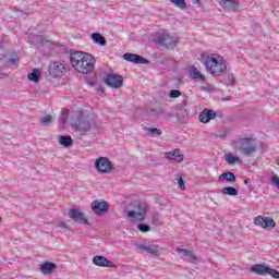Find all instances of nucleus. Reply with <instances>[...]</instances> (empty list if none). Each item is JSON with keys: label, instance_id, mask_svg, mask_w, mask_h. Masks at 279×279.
Here are the masks:
<instances>
[{"label": "nucleus", "instance_id": "nucleus-1", "mask_svg": "<svg viewBox=\"0 0 279 279\" xmlns=\"http://www.w3.org/2000/svg\"><path fill=\"white\" fill-rule=\"evenodd\" d=\"M95 57L88 52L72 50L70 52V63L73 69L83 75L87 73H93L95 70Z\"/></svg>", "mask_w": 279, "mask_h": 279}, {"label": "nucleus", "instance_id": "nucleus-2", "mask_svg": "<svg viewBox=\"0 0 279 279\" xmlns=\"http://www.w3.org/2000/svg\"><path fill=\"white\" fill-rule=\"evenodd\" d=\"M204 66L213 77H219L228 71V65H226V60L219 54H211L204 61Z\"/></svg>", "mask_w": 279, "mask_h": 279}, {"label": "nucleus", "instance_id": "nucleus-3", "mask_svg": "<svg viewBox=\"0 0 279 279\" xmlns=\"http://www.w3.org/2000/svg\"><path fill=\"white\" fill-rule=\"evenodd\" d=\"M232 147L242 156H252L256 151V140L248 136H240L232 141Z\"/></svg>", "mask_w": 279, "mask_h": 279}, {"label": "nucleus", "instance_id": "nucleus-4", "mask_svg": "<svg viewBox=\"0 0 279 279\" xmlns=\"http://www.w3.org/2000/svg\"><path fill=\"white\" fill-rule=\"evenodd\" d=\"M72 128L75 132L84 135L87 132H90V128H93V121L88 117L81 116L75 122L72 123Z\"/></svg>", "mask_w": 279, "mask_h": 279}, {"label": "nucleus", "instance_id": "nucleus-5", "mask_svg": "<svg viewBox=\"0 0 279 279\" xmlns=\"http://www.w3.org/2000/svg\"><path fill=\"white\" fill-rule=\"evenodd\" d=\"M251 271L257 276H271L272 278L279 279L278 270L263 264L253 265Z\"/></svg>", "mask_w": 279, "mask_h": 279}, {"label": "nucleus", "instance_id": "nucleus-6", "mask_svg": "<svg viewBox=\"0 0 279 279\" xmlns=\"http://www.w3.org/2000/svg\"><path fill=\"white\" fill-rule=\"evenodd\" d=\"M130 221H145L147 217V206L145 204H138L135 210L128 211Z\"/></svg>", "mask_w": 279, "mask_h": 279}, {"label": "nucleus", "instance_id": "nucleus-7", "mask_svg": "<svg viewBox=\"0 0 279 279\" xmlns=\"http://www.w3.org/2000/svg\"><path fill=\"white\" fill-rule=\"evenodd\" d=\"M253 223L264 230H274L276 228V220L271 217L256 216L253 219Z\"/></svg>", "mask_w": 279, "mask_h": 279}, {"label": "nucleus", "instance_id": "nucleus-8", "mask_svg": "<svg viewBox=\"0 0 279 279\" xmlns=\"http://www.w3.org/2000/svg\"><path fill=\"white\" fill-rule=\"evenodd\" d=\"M95 169L98 173H110L112 171V161L106 157H99L95 161Z\"/></svg>", "mask_w": 279, "mask_h": 279}, {"label": "nucleus", "instance_id": "nucleus-9", "mask_svg": "<svg viewBox=\"0 0 279 279\" xmlns=\"http://www.w3.org/2000/svg\"><path fill=\"white\" fill-rule=\"evenodd\" d=\"M217 117L221 119V117L223 116L221 114V112H215V110L213 109H204L199 113L198 120L201 121V123H210V121L217 119Z\"/></svg>", "mask_w": 279, "mask_h": 279}, {"label": "nucleus", "instance_id": "nucleus-10", "mask_svg": "<svg viewBox=\"0 0 279 279\" xmlns=\"http://www.w3.org/2000/svg\"><path fill=\"white\" fill-rule=\"evenodd\" d=\"M48 73L51 77H62V75H64V64L54 61L51 62L48 66Z\"/></svg>", "mask_w": 279, "mask_h": 279}, {"label": "nucleus", "instance_id": "nucleus-11", "mask_svg": "<svg viewBox=\"0 0 279 279\" xmlns=\"http://www.w3.org/2000/svg\"><path fill=\"white\" fill-rule=\"evenodd\" d=\"M105 84L111 88H121V86H123V76L119 74H108Z\"/></svg>", "mask_w": 279, "mask_h": 279}, {"label": "nucleus", "instance_id": "nucleus-12", "mask_svg": "<svg viewBox=\"0 0 279 279\" xmlns=\"http://www.w3.org/2000/svg\"><path fill=\"white\" fill-rule=\"evenodd\" d=\"M156 41L161 45L162 47H166V49H171V47H175V38L171 37V35L163 33L160 34Z\"/></svg>", "mask_w": 279, "mask_h": 279}, {"label": "nucleus", "instance_id": "nucleus-13", "mask_svg": "<svg viewBox=\"0 0 279 279\" xmlns=\"http://www.w3.org/2000/svg\"><path fill=\"white\" fill-rule=\"evenodd\" d=\"M123 59L133 64H149V60L136 54V53H124Z\"/></svg>", "mask_w": 279, "mask_h": 279}, {"label": "nucleus", "instance_id": "nucleus-14", "mask_svg": "<svg viewBox=\"0 0 279 279\" xmlns=\"http://www.w3.org/2000/svg\"><path fill=\"white\" fill-rule=\"evenodd\" d=\"M69 217L76 223H81V225L88 223V220H86L84 218V213H82L75 208L70 209Z\"/></svg>", "mask_w": 279, "mask_h": 279}, {"label": "nucleus", "instance_id": "nucleus-15", "mask_svg": "<svg viewBox=\"0 0 279 279\" xmlns=\"http://www.w3.org/2000/svg\"><path fill=\"white\" fill-rule=\"evenodd\" d=\"M93 264L97 267H114V264L110 259L101 255L94 256Z\"/></svg>", "mask_w": 279, "mask_h": 279}, {"label": "nucleus", "instance_id": "nucleus-16", "mask_svg": "<svg viewBox=\"0 0 279 279\" xmlns=\"http://www.w3.org/2000/svg\"><path fill=\"white\" fill-rule=\"evenodd\" d=\"M92 208L96 215H104V213L108 210V203L94 201L92 203Z\"/></svg>", "mask_w": 279, "mask_h": 279}, {"label": "nucleus", "instance_id": "nucleus-17", "mask_svg": "<svg viewBox=\"0 0 279 279\" xmlns=\"http://www.w3.org/2000/svg\"><path fill=\"white\" fill-rule=\"evenodd\" d=\"M53 269H58V266L51 262H45L40 266V271L45 276H49V274H53Z\"/></svg>", "mask_w": 279, "mask_h": 279}, {"label": "nucleus", "instance_id": "nucleus-18", "mask_svg": "<svg viewBox=\"0 0 279 279\" xmlns=\"http://www.w3.org/2000/svg\"><path fill=\"white\" fill-rule=\"evenodd\" d=\"M167 160H175V162H182L184 160V155L180 154V149H174L173 151L166 153Z\"/></svg>", "mask_w": 279, "mask_h": 279}, {"label": "nucleus", "instance_id": "nucleus-19", "mask_svg": "<svg viewBox=\"0 0 279 279\" xmlns=\"http://www.w3.org/2000/svg\"><path fill=\"white\" fill-rule=\"evenodd\" d=\"M221 5L225 10H231L232 12L239 10V2L235 0H222Z\"/></svg>", "mask_w": 279, "mask_h": 279}, {"label": "nucleus", "instance_id": "nucleus-20", "mask_svg": "<svg viewBox=\"0 0 279 279\" xmlns=\"http://www.w3.org/2000/svg\"><path fill=\"white\" fill-rule=\"evenodd\" d=\"M190 75H191V77H193V80H201V82H204L206 80L204 74H202V72H199V70H197V66H195V65L191 66Z\"/></svg>", "mask_w": 279, "mask_h": 279}, {"label": "nucleus", "instance_id": "nucleus-21", "mask_svg": "<svg viewBox=\"0 0 279 279\" xmlns=\"http://www.w3.org/2000/svg\"><path fill=\"white\" fill-rule=\"evenodd\" d=\"M92 39L96 45H100L101 47H106L108 45V41H106V37L101 36L99 33L92 34Z\"/></svg>", "mask_w": 279, "mask_h": 279}, {"label": "nucleus", "instance_id": "nucleus-22", "mask_svg": "<svg viewBox=\"0 0 279 279\" xmlns=\"http://www.w3.org/2000/svg\"><path fill=\"white\" fill-rule=\"evenodd\" d=\"M218 180L219 182H223V180H226V182H236V175L232 172H223L219 175Z\"/></svg>", "mask_w": 279, "mask_h": 279}, {"label": "nucleus", "instance_id": "nucleus-23", "mask_svg": "<svg viewBox=\"0 0 279 279\" xmlns=\"http://www.w3.org/2000/svg\"><path fill=\"white\" fill-rule=\"evenodd\" d=\"M59 143L62 147H71L73 146V138H71V136L62 135L59 137Z\"/></svg>", "mask_w": 279, "mask_h": 279}, {"label": "nucleus", "instance_id": "nucleus-24", "mask_svg": "<svg viewBox=\"0 0 279 279\" xmlns=\"http://www.w3.org/2000/svg\"><path fill=\"white\" fill-rule=\"evenodd\" d=\"M179 254H181V256H187V258H190L191 263H194V260H197V256L193 255V252H191L189 250L180 248Z\"/></svg>", "mask_w": 279, "mask_h": 279}, {"label": "nucleus", "instance_id": "nucleus-25", "mask_svg": "<svg viewBox=\"0 0 279 279\" xmlns=\"http://www.w3.org/2000/svg\"><path fill=\"white\" fill-rule=\"evenodd\" d=\"M223 195H230V197H236L239 192L233 186H227L222 189Z\"/></svg>", "mask_w": 279, "mask_h": 279}, {"label": "nucleus", "instance_id": "nucleus-26", "mask_svg": "<svg viewBox=\"0 0 279 279\" xmlns=\"http://www.w3.org/2000/svg\"><path fill=\"white\" fill-rule=\"evenodd\" d=\"M170 2L175 8H179V10H186V8H187L185 0H170Z\"/></svg>", "mask_w": 279, "mask_h": 279}, {"label": "nucleus", "instance_id": "nucleus-27", "mask_svg": "<svg viewBox=\"0 0 279 279\" xmlns=\"http://www.w3.org/2000/svg\"><path fill=\"white\" fill-rule=\"evenodd\" d=\"M28 80H31V82H38V80H40V70L34 69L33 72L28 74Z\"/></svg>", "mask_w": 279, "mask_h": 279}, {"label": "nucleus", "instance_id": "nucleus-28", "mask_svg": "<svg viewBox=\"0 0 279 279\" xmlns=\"http://www.w3.org/2000/svg\"><path fill=\"white\" fill-rule=\"evenodd\" d=\"M53 121V117L51 116H45L39 120L40 125L44 128H48V125H51V122Z\"/></svg>", "mask_w": 279, "mask_h": 279}, {"label": "nucleus", "instance_id": "nucleus-29", "mask_svg": "<svg viewBox=\"0 0 279 279\" xmlns=\"http://www.w3.org/2000/svg\"><path fill=\"white\" fill-rule=\"evenodd\" d=\"M147 254H151L153 256H160V250L156 245H148L146 247Z\"/></svg>", "mask_w": 279, "mask_h": 279}, {"label": "nucleus", "instance_id": "nucleus-30", "mask_svg": "<svg viewBox=\"0 0 279 279\" xmlns=\"http://www.w3.org/2000/svg\"><path fill=\"white\" fill-rule=\"evenodd\" d=\"M226 161L228 162V165H235V162H241V158L229 154L226 155Z\"/></svg>", "mask_w": 279, "mask_h": 279}, {"label": "nucleus", "instance_id": "nucleus-31", "mask_svg": "<svg viewBox=\"0 0 279 279\" xmlns=\"http://www.w3.org/2000/svg\"><path fill=\"white\" fill-rule=\"evenodd\" d=\"M68 119H69V110L63 109V110L61 111V114H60V118H59V123L64 124V123H66V120H68Z\"/></svg>", "mask_w": 279, "mask_h": 279}, {"label": "nucleus", "instance_id": "nucleus-32", "mask_svg": "<svg viewBox=\"0 0 279 279\" xmlns=\"http://www.w3.org/2000/svg\"><path fill=\"white\" fill-rule=\"evenodd\" d=\"M148 134H150V136H160V134H162V130L151 128V129H148Z\"/></svg>", "mask_w": 279, "mask_h": 279}, {"label": "nucleus", "instance_id": "nucleus-33", "mask_svg": "<svg viewBox=\"0 0 279 279\" xmlns=\"http://www.w3.org/2000/svg\"><path fill=\"white\" fill-rule=\"evenodd\" d=\"M137 229L140 230V232H149V230H151V227L146 223H140L137 226Z\"/></svg>", "mask_w": 279, "mask_h": 279}, {"label": "nucleus", "instance_id": "nucleus-34", "mask_svg": "<svg viewBox=\"0 0 279 279\" xmlns=\"http://www.w3.org/2000/svg\"><path fill=\"white\" fill-rule=\"evenodd\" d=\"M226 84L227 86H234V74H228Z\"/></svg>", "mask_w": 279, "mask_h": 279}, {"label": "nucleus", "instance_id": "nucleus-35", "mask_svg": "<svg viewBox=\"0 0 279 279\" xmlns=\"http://www.w3.org/2000/svg\"><path fill=\"white\" fill-rule=\"evenodd\" d=\"M180 95H182L181 90L172 89L170 90L169 97H171V99H177V97H180Z\"/></svg>", "mask_w": 279, "mask_h": 279}, {"label": "nucleus", "instance_id": "nucleus-36", "mask_svg": "<svg viewBox=\"0 0 279 279\" xmlns=\"http://www.w3.org/2000/svg\"><path fill=\"white\" fill-rule=\"evenodd\" d=\"M57 228H62L63 230H66V228H69V225H66V222L64 221H59L57 222Z\"/></svg>", "mask_w": 279, "mask_h": 279}, {"label": "nucleus", "instance_id": "nucleus-37", "mask_svg": "<svg viewBox=\"0 0 279 279\" xmlns=\"http://www.w3.org/2000/svg\"><path fill=\"white\" fill-rule=\"evenodd\" d=\"M178 184H179V186H180V189H181L182 191H184V189H186V186L184 185V179L179 178V179H178Z\"/></svg>", "mask_w": 279, "mask_h": 279}, {"label": "nucleus", "instance_id": "nucleus-38", "mask_svg": "<svg viewBox=\"0 0 279 279\" xmlns=\"http://www.w3.org/2000/svg\"><path fill=\"white\" fill-rule=\"evenodd\" d=\"M137 247H138V250H143L144 252H146L148 245H147V244H144V243H140V244H137Z\"/></svg>", "mask_w": 279, "mask_h": 279}, {"label": "nucleus", "instance_id": "nucleus-39", "mask_svg": "<svg viewBox=\"0 0 279 279\" xmlns=\"http://www.w3.org/2000/svg\"><path fill=\"white\" fill-rule=\"evenodd\" d=\"M160 219V214L153 215V221H158Z\"/></svg>", "mask_w": 279, "mask_h": 279}, {"label": "nucleus", "instance_id": "nucleus-40", "mask_svg": "<svg viewBox=\"0 0 279 279\" xmlns=\"http://www.w3.org/2000/svg\"><path fill=\"white\" fill-rule=\"evenodd\" d=\"M9 62H12V64H14V62H16V59H10Z\"/></svg>", "mask_w": 279, "mask_h": 279}, {"label": "nucleus", "instance_id": "nucleus-41", "mask_svg": "<svg viewBox=\"0 0 279 279\" xmlns=\"http://www.w3.org/2000/svg\"><path fill=\"white\" fill-rule=\"evenodd\" d=\"M193 3H201V0H192Z\"/></svg>", "mask_w": 279, "mask_h": 279}, {"label": "nucleus", "instance_id": "nucleus-42", "mask_svg": "<svg viewBox=\"0 0 279 279\" xmlns=\"http://www.w3.org/2000/svg\"><path fill=\"white\" fill-rule=\"evenodd\" d=\"M0 71H1V66H0Z\"/></svg>", "mask_w": 279, "mask_h": 279}, {"label": "nucleus", "instance_id": "nucleus-43", "mask_svg": "<svg viewBox=\"0 0 279 279\" xmlns=\"http://www.w3.org/2000/svg\"><path fill=\"white\" fill-rule=\"evenodd\" d=\"M0 221H1V217H0Z\"/></svg>", "mask_w": 279, "mask_h": 279}]
</instances>
